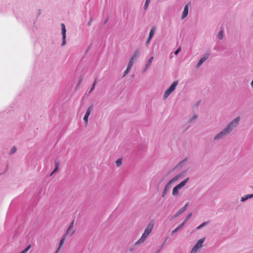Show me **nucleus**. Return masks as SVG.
Listing matches in <instances>:
<instances>
[{
	"label": "nucleus",
	"instance_id": "nucleus-1",
	"mask_svg": "<svg viewBox=\"0 0 253 253\" xmlns=\"http://www.w3.org/2000/svg\"><path fill=\"white\" fill-rule=\"evenodd\" d=\"M240 121V117L236 118L232 122H231L223 131L218 134L215 137L214 139H219L221 138L227 133L230 132L233 128L235 127Z\"/></svg>",
	"mask_w": 253,
	"mask_h": 253
},
{
	"label": "nucleus",
	"instance_id": "nucleus-2",
	"mask_svg": "<svg viewBox=\"0 0 253 253\" xmlns=\"http://www.w3.org/2000/svg\"><path fill=\"white\" fill-rule=\"evenodd\" d=\"M154 222L153 221H151L146 227L145 231L142 235L140 239H139L136 243V245H139L145 241L147 237L150 234L153 228Z\"/></svg>",
	"mask_w": 253,
	"mask_h": 253
},
{
	"label": "nucleus",
	"instance_id": "nucleus-3",
	"mask_svg": "<svg viewBox=\"0 0 253 253\" xmlns=\"http://www.w3.org/2000/svg\"><path fill=\"white\" fill-rule=\"evenodd\" d=\"M189 178H187L183 181H181L179 184L175 186L172 189V195L174 196L177 195L178 193L179 190L185 186Z\"/></svg>",
	"mask_w": 253,
	"mask_h": 253
},
{
	"label": "nucleus",
	"instance_id": "nucleus-4",
	"mask_svg": "<svg viewBox=\"0 0 253 253\" xmlns=\"http://www.w3.org/2000/svg\"><path fill=\"white\" fill-rule=\"evenodd\" d=\"M177 82H174L169 87V89H168L165 92V94L164 95V98L166 99L169 95L171 93V92L175 89L176 86L177 85Z\"/></svg>",
	"mask_w": 253,
	"mask_h": 253
},
{
	"label": "nucleus",
	"instance_id": "nucleus-5",
	"mask_svg": "<svg viewBox=\"0 0 253 253\" xmlns=\"http://www.w3.org/2000/svg\"><path fill=\"white\" fill-rule=\"evenodd\" d=\"M177 82H174L169 87V89H168L165 92V94L164 95V98L166 99L169 95L171 93V92L175 89L176 86L177 85Z\"/></svg>",
	"mask_w": 253,
	"mask_h": 253
},
{
	"label": "nucleus",
	"instance_id": "nucleus-6",
	"mask_svg": "<svg viewBox=\"0 0 253 253\" xmlns=\"http://www.w3.org/2000/svg\"><path fill=\"white\" fill-rule=\"evenodd\" d=\"M177 82H174L169 87V89H168L165 92V94L164 95V98L166 99L169 95L171 93V92L175 89L176 86L177 85Z\"/></svg>",
	"mask_w": 253,
	"mask_h": 253
},
{
	"label": "nucleus",
	"instance_id": "nucleus-7",
	"mask_svg": "<svg viewBox=\"0 0 253 253\" xmlns=\"http://www.w3.org/2000/svg\"><path fill=\"white\" fill-rule=\"evenodd\" d=\"M177 82H174L169 87V89H168L165 92V94L164 95V98L166 99L169 95L171 93V92L175 89L176 86L177 85Z\"/></svg>",
	"mask_w": 253,
	"mask_h": 253
},
{
	"label": "nucleus",
	"instance_id": "nucleus-8",
	"mask_svg": "<svg viewBox=\"0 0 253 253\" xmlns=\"http://www.w3.org/2000/svg\"><path fill=\"white\" fill-rule=\"evenodd\" d=\"M177 82H174L169 87V89H168L165 92V94L164 95V98L166 99L169 95L171 93V92L175 89L176 86L177 85Z\"/></svg>",
	"mask_w": 253,
	"mask_h": 253
},
{
	"label": "nucleus",
	"instance_id": "nucleus-9",
	"mask_svg": "<svg viewBox=\"0 0 253 253\" xmlns=\"http://www.w3.org/2000/svg\"><path fill=\"white\" fill-rule=\"evenodd\" d=\"M177 82H174L169 87V89H168L165 92V94L164 95V98L166 99L169 95L171 93V92L175 89L176 86L177 85Z\"/></svg>",
	"mask_w": 253,
	"mask_h": 253
},
{
	"label": "nucleus",
	"instance_id": "nucleus-10",
	"mask_svg": "<svg viewBox=\"0 0 253 253\" xmlns=\"http://www.w3.org/2000/svg\"><path fill=\"white\" fill-rule=\"evenodd\" d=\"M205 241V238H202L200 239L197 243V244L195 245V246L194 247V248L192 249L191 253H196L198 250L202 248V245Z\"/></svg>",
	"mask_w": 253,
	"mask_h": 253
},
{
	"label": "nucleus",
	"instance_id": "nucleus-11",
	"mask_svg": "<svg viewBox=\"0 0 253 253\" xmlns=\"http://www.w3.org/2000/svg\"><path fill=\"white\" fill-rule=\"evenodd\" d=\"M74 224V220H73L66 231L65 236H72L74 234L75 231L73 229Z\"/></svg>",
	"mask_w": 253,
	"mask_h": 253
},
{
	"label": "nucleus",
	"instance_id": "nucleus-12",
	"mask_svg": "<svg viewBox=\"0 0 253 253\" xmlns=\"http://www.w3.org/2000/svg\"><path fill=\"white\" fill-rule=\"evenodd\" d=\"M92 109H93L92 106H89L88 108V109L85 114V115L84 117V121L85 126L87 125L88 118L91 111H92Z\"/></svg>",
	"mask_w": 253,
	"mask_h": 253
},
{
	"label": "nucleus",
	"instance_id": "nucleus-13",
	"mask_svg": "<svg viewBox=\"0 0 253 253\" xmlns=\"http://www.w3.org/2000/svg\"><path fill=\"white\" fill-rule=\"evenodd\" d=\"M61 29H62V39H63L62 45H63L65 44L66 30V28H65V26L64 24L62 23L61 24Z\"/></svg>",
	"mask_w": 253,
	"mask_h": 253
},
{
	"label": "nucleus",
	"instance_id": "nucleus-14",
	"mask_svg": "<svg viewBox=\"0 0 253 253\" xmlns=\"http://www.w3.org/2000/svg\"><path fill=\"white\" fill-rule=\"evenodd\" d=\"M189 5H190V4L187 3L184 7L183 11L182 12V17H181V18L182 19L185 18L187 16V14L188 13V8H189Z\"/></svg>",
	"mask_w": 253,
	"mask_h": 253
},
{
	"label": "nucleus",
	"instance_id": "nucleus-15",
	"mask_svg": "<svg viewBox=\"0 0 253 253\" xmlns=\"http://www.w3.org/2000/svg\"><path fill=\"white\" fill-rule=\"evenodd\" d=\"M189 205V203H187L181 209H180L174 215V217H177V216L179 215L181 213H182L183 212H184L186 208L188 207Z\"/></svg>",
	"mask_w": 253,
	"mask_h": 253
},
{
	"label": "nucleus",
	"instance_id": "nucleus-16",
	"mask_svg": "<svg viewBox=\"0 0 253 253\" xmlns=\"http://www.w3.org/2000/svg\"><path fill=\"white\" fill-rule=\"evenodd\" d=\"M174 179H172L171 180H170L169 183L166 185L165 187V189L164 190V191L163 192V194H162V197H164L165 196L167 192V191L168 190V189H169V184L174 181Z\"/></svg>",
	"mask_w": 253,
	"mask_h": 253
},
{
	"label": "nucleus",
	"instance_id": "nucleus-17",
	"mask_svg": "<svg viewBox=\"0 0 253 253\" xmlns=\"http://www.w3.org/2000/svg\"><path fill=\"white\" fill-rule=\"evenodd\" d=\"M153 60V57H151L148 60V61L147 62V63L146 64V66H145L144 71H145L148 68V67L150 66V65L151 64V63L152 62Z\"/></svg>",
	"mask_w": 253,
	"mask_h": 253
},
{
	"label": "nucleus",
	"instance_id": "nucleus-18",
	"mask_svg": "<svg viewBox=\"0 0 253 253\" xmlns=\"http://www.w3.org/2000/svg\"><path fill=\"white\" fill-rule=\"evenodd\" d=\"M65 238L64 237L63 238H62L60 241V243H59V247L56 252V253H57L60 250V248H61V247L63 246V245L64 244V241H65Z\"/></svg>",
	"mask_w": 253,
	"mask_h": 253
},
{
	"label": "nucleus",
	"instance_id": "nucleus-19",
	"mask_svg": "<svg viewBox=\"0 0 253 253\" xmlns=\"http://www.w3.org/2000/svg\"><path fill=\"white\" fill-rule=\"evenodd\" d=\"M59 163L58 162H55V168L54 169V170L52 171V172H51V175H52L53 173H54L55 172L57 171V170L58 169H59Z\"/></svg>",
	"mask_w": 253,
	"mask_h": 253
},
{
	"label": "nucleus",
	"instance_id": "nucleus-20",
	"mask_svg": "<svg viewBox=\"0 0 253 253\" xmlns=\"http://www.w3.org/2000/svg\"><path fill=\"white\" fill-rule=\"evenodd\" d=\"M139 53V52L138 50L135 51L133 55H132V56L131 57V58L133 60H135L138 56Z\"/></svg>",
	"mask_w": 253,
	"mask_h": 253
},
{
	"label": "nucleus",
	"instance_id": "nucleus-21",
	"mask_svg": "<svg viewBox=\"0 0 253 253\" xmlns=\"http://www.w3.org/2000/svg\"><path fill=\"white\" fill-rule=\"evenodd\" d=\"M253 197V194H249L246 196L245 197L242 198V201H245V200L248 199L249 198H251Z\"/></svg>",
	"mask_w": 253,
	"mask_h": 253
},
{
	"label": "nucleus",
	"instance_id": "nucleus-22",
	"mask_svg": "<svg viewBox=\"0 0 253 253\" xmlns=\"http://www.w3.org/2000/svg\"><path fill=\"white\" fill-rule=\"evenodd\" d=\"M154 33H155V28L153 27L150 30V32L149 33V37L152 38L154 35Z\"/></svg>",
	"mask_w": 253,
	"mask_h": 253
},
{
	"label": "nucleus",
	"instance_id": "nucleus-23",
	"mask_svg": "<svg viewBox=\"0 0 253 253\" xmlns=\"http://www.w3.org/2000/svg\"><path fill=\"white\" fill-rule=\"evenodd\" d=\"M31 245H29L23 251H22L20 253H27L28 251L31 249Z\"/></svg>",
	"mask_w": 253,
	"mask_h": 253
},
{
	"label": "nucleus",
	"instance_id": "nucleus-24",
	"mask_svg": "<svg viewBox=\"0 0 253 253\" xmlns=\"http://www.w3.org/2000/svg\"><path fill=\"white\" fill-rule=\"evenodd\" d=\"M134 61V60H133V59L131 58L130 59V60H129V62L128 63V65H127V67H128L129 68H131V67H132V66L133 65Z\"/></svg>",
	"mask_w": 253,
	"mask_h": 253
},
{
	"label": "nucleus",
	"instance_id": "nucleus-25",
	"mask_svg": "<svg viewBox=\"0 0 253 253\" xmlns=\"http://www.w3.org/2000/svg\"><path fill=\"white\" fill-rule=\"evenodd\" d=\"M116 163L117 166L118 167H120L122 163V159H119L117 160V161L116 162Z\"/></svg>",
	"mask_w": 253,
	"mask_h": 253
},
{
	"label": "nucleus",
	"instance_id": "nucleus-26",
	"mask_svg": "<svg viewBox=\"0 0 253 253\" xmlns=\"http://www.w3.org/2000/svg\"><path fill=\"white\" fill-rule=\"evenodd\" d=\"M131 69L130 68H129L128 67H127L126 69L124 72V76L123 77L126 76L129 72L130 70Z\"/></svg>",
	"mask_w": 253,
	"mask_h": 253
},
{
	"label": "nucleus",
	"instance_id": "nucleus-27",
	"mask_svg": "<svg viewBox=\"0 0 253 253\" xmlns=\"http://www.w3.org/2000/svg\"><path fill=\"white\" fill-rule=\"evenodd\" d=\"M204 62V60H203L202 58H201V59L199 60V61L198 62V63L197 65V67L199 68L203 64V63Z\"/></svg>",
	"mask_w": 253,
	"mask_h": 253
},
{
	"label": "nucleus",
	"instance_id": "nucleus-28",
	"mask_svg": "<svg viewBox=\"0 0 253 253\" xmlns=\"http://www.w3.org/2000/svg\"><path fill=\"white\" fill-rule=\"evenodd\" d=\"M223 31H221L219 32L218 34V38L220 40H221L223 38Z\"/></svg>",
	"mask_w": 253,
	"mask_h": 253
},
{
	"label": "nucleus",
	"instance_id": "nucleus-29",
	"mask_svg": "<svg viewBox=\"0 0 253 253\" xmlns=\"http://www.w3.org/2000/svg\"><path fill=\"white\" fill-rule=\"evenodd\" d=\"M150 2V0H146L145 5H144V9H146L147 8V7L148 6V4Z\"/></svg>",
	"mask_w": 253,
	"mask_h": 253
},
{
	"label": "nucleus",
	"instance_id": "nucleus-30",
	"mask_svg": "<svg viewBox=\"0 0 253 253\" xmlns=\"http://www.w3.org/2000/svg\"><path fill=\"white\" fill-rule=\"evenodd\" d=\"M209 57V54H206L202 58V59L203 60H204V61H205Z\"/></svg>",
	"mask_w": 253,
	"mask_h": 253
},
{
	"label": "nucleus",
	"instance_id": "nucleus-31",
	"mask_svg": "<svg viewBox=\"0 0 253 253\" xmlns=\"http://www.w3.org/2000/svg\"><path fill=\"white\" fill-rule=\"evenodd\" d=\"M96 80H95L94 83L93 84L91 88L90 89V91H89L90 92L91 91H92V90L94 88L95 84H96Z\"/></svg>",
	"mask_w": 253,
	"mask_h": 253
},
{
	"label": "nucleus",
	"instance_id": "nucleus-32",
	"mask_svg": "<svg viewBox=\"0 0 253 253\" xmlns=\"http://www.w3.org/2000/svg\"><path fill=\"white\" fill-rule=\"evenodd\" d=\"M207 223V222H204L202 224H201V225H200L199 226H198L197 227V229H200V228L204 227L205 225H206Z\"/></svg>",
	"mask_w": 253,
	"mask_h": 253
},
{
	"label": "nucleus",
	"instance_id": "nucleus-33",
	"mask_svg": "<svg viewBox=\"0 0 253 253\" xmlns=\"http://www.w3.org/2000/svg\"><path fill=\"white\" fill-rule=\"evenodd\" d=\"M187 221V219H186L178 227L181 228L182 227L184 226V225L186 223Z\"/></svg>",
	"mask_w": 253,
	"mask_h": 253
},
{
	"label": "nucleus",
	"instance_id": "nucleus-34",
	"mask_svg": "<svg viewBox=\"0 0 253 253\" xmlns=\"http://www.w3.org/2000/svg\"><path fill=\"white\" fill-rule=\"evenodd\" d=\"M16 147H13L11 149L10 154H13L14 153H15L16 152Z\"/></svg>",
	"mask_w": 253,
	"mask_h": 253
},
{
	"label": "nucleus",
	"instance_id": "nucleus-35",
	"mask_svg": "<svg viewBox=\"0 0 253 253\" xmlns=\"http://www.w3.org/2000/svg\"><path fill=\"white\" fill-rule=\"evenodd\" d=\"M180 228L178 226L177 228H176L172 232V233L173 234L174 233L178 231Z\"/></svg>",
	"mask_w": 253,
	"mask_h": 253
},
{
	"label": "nucleus",
	"instance_id": "nucleus-36",
	"mask_svg": "<svg viewBox=\"0 0 253 253\" xmlns=\"http://www.w3.org/2000/svg\"><path fill=\"white\" fill-rule=\"evenodd\" d=\"M181 50V48H178L175 52H174V54L175 55L177 54L178 53H179V52Z\"/></svg>",
	"mask_w": 253,
	"mask_h": 253
},
{
	"label": "nucleus",
	"instance_id": "nucleus-37",
	"mask_svg": "<svg viewBox=\"0 0 253 253\" xmlns=\"http://www.w3.org/2000/svg\"><path fill=\"white\" fill-rule=\"evenodd\" d=\"M151 39H152V38H150V37H148V39H147V41H146V44L147 45L149 43V42H150V40H151Z\"/></svg>",
	"mask_w": 253,
	"mask_h": 253
},
{
	"label": "nucleus",
	"instance_id": "nucleus-38",
	"mask_svg": "<svg viewBox=\"0 0 253 253\" xmlns=\"http://www.w3.org/2000/svg\"><path fill=\"white\" fill-rule=\"evenodd\" d=\"M191 215H192V213H190L189 214H188L186 219H187V220H188L191 216Z\"/></svg>",
	"mask_w": 253,
	"mask_h": 253
},
{
	"label": "nucleus",
	"instance_id": "nucleus-39",
	"mask_svg": "<svg viewBox=\"0 0 253 253\" xmlns=\"http://www.w3.org/2000/svg\"><path fill=\"white\" fill-rule=\"evenodd\" d=\"M251 85H252V87H253V80L251 82Z\"/></svg>",
	"mask_w": 253,
	"mask_h": 253
},
{
	"label": "nucleus",
	"instance_id": "nucleus-40",
	"mask_svg": "<svg viewBox=\"0 0 253 253\" xmlns=\"http://www.w3.org/2000/svg\"><path fill=\"white\" fill-rule=\"evenodd\" d=\"M155 253H159V251H158L157 252Z\"/></svg>",
	"mask_w": 253,
	"mask_h": 253
}]
</instances>
